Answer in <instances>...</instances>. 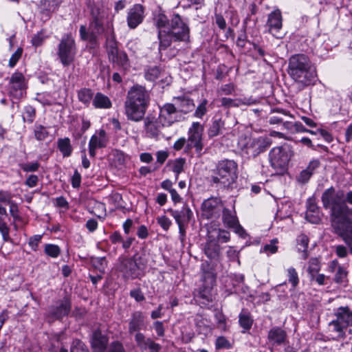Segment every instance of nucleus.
Instances as JSON below:
<instances>
[{"label": "nucleus", "instance_id": "50", "mask_svg": "<svg viewBox=\"0 0 352 352\" xmlns=\"http://www.w3.org/2000/svg\"><path fill=\"white\" fill-rule=\"evenodd\" d=\"M347 276V272L343 267H338V269L336 271L334 277L335 282L341 283L344 281Z\"/></svg>", "mask_w": 352, "mask_h": 352}, {"label": "nucleus", "instance_id": "13", "mask_svg": "<svg viewBox=\"0 0 352 352\" xmlns=\"http://www.w3.org/2000/svg\"><path fill=\"white\" fill-rule=\"evenodd\" d=\"M171 29L169 30L174 36V41H188L190 28L187 23L179 14H174L171 19Z\"/></svg>", "mask_w": 352, "mask_h": 352}, {"label": "nucleus", "instance_id": "49", "mask_svg": "<svg viewBox=\"0 0 352 352\" xmlns=\"http://www.w3.org/2000/svg\"><path fill=\"white\" fill-rule=\"evenodd\" d=\"M34 135L36 140H43L47 137L48 132L44 126L38 125L35 127Z\"/></svg>", "mask_w": 352, "mask_h": 352}, {"label": "nucleus", "instance_id": "21", "mask_svg": "<svg viewBox=\"0 0 352 352\" xmlns=\"http://www.w3.org/2000/svg\"><path fill=\"white\" fill-rule=\"evenodd\" d=\"M108 142L106 132L103 129L96 131L91 138L89 142V153L91 157L96 156L97 148H104Z\"/></svg>", "mask_w": 352, "mask_h": 352}, {"label": "nucleus", "instance_id": "8", "mask_svg": "<svg viewBox=\"0 0 352 352\" xmlns=\"http://www.w3.org/2000/svg\"><path fill=\"white\" fill-rule=\"evenodd\" d=\"M292 155L293 151L288 144L274 147L269 153L270 165L277 173H282L286 170Z\"/></svg>", "mask_w": 352, "mask_h": 352}, {"label": "nucleus", "instance_id": "44", "mask_svg": "<svg viewBox=\"0 0 352 352\" xmlns=\"http://www.w3.org/2000/svg\"><path fill=\"white\" fill-rule=\"evenodd\" d=\"M287 276L288 281L292 285L293 288H295L299 283V278L296 270L294 267H289L287 269Z\"/></svg>", "mask_w": 352, "mask_h": 352}, {"label": "nucleus", "instance_id": "22", "mask_svg": "<svg viewBox=\"0 0 352 352\" xmlns=\"http://www.w3.org/2000/svg\"><path fill=\"white\" fill-rule=\"evenodd\" d=\"M128 332L131 335L146 329V323L144 314L141 311L132 312L128 320Z\"/></svg>", "mask_w": 352, "mask_h": 352}, {"label": "nucleus", "instance_id": "43", "mask_svg": "<svg viewBox=\"0 0 352 352\" xmlns=\"http://www.w3.org/2000/svg\"><path fill=\"white\" fill-rule=\"evenodd\" d=\"M160 74V69L157 67L154 66L147 69V70L145 72V78L148 80L154 81L157 78H158Z\"/></svg>", "mask_w": 352, "mask_h": 352}, {"label": "nucleus", "instance_id": "14", "mask_svg": "<svg viewBox=\"0 0 352 352\" xmlns=\"http://www.w3.org/2000/svg\"><path fill=\"white\" fill-rule=\"evenodd\" d=\"M27 89V81L24 75L15 72L10 78L8 90L10 94L15 98H21Z\"/></svg>", "mask_w": 352, "mask_h": 352}, {"label": "nucleus", "instance_id": "4", "mask_svg": "<svg viewBox=\"0 0 352 352\" xmlns=\"http://www.w3.org/2000/svg\"><path fill=\"white\" fill-rule=\"evenodd\" d=\"M237 163L232 160L224 159L217 162L211 183L218 189H232L238 178Z\"/></svg>", "mask_w": 352, "mask_h": 352}, {"label": "nucleus", "instance_id": "48", "mask_svg": "<svg viewBox=\"0 0 352 352\" xmlns=\"http://www.w3.org/2000/svg\"><path fill=\"white\" fill-rule=\"evenodd\" d=\"M338 236H340L348 245L350 252L352 254V228Z\"/></svg>", "mask_w": 352, "mask_h": 352}, {"label": "nucleus", "instance_id": "41", "mask_svg": "<svg viewBox=\"0 0 352 352\" xmlns=\"http://www.w3.org/2000/svg\"><path fill=\"white\" fill-rule=\"evenodd\" d=\"M208 101L206 99H204L201 103L199 104V105L197 107L195 112H194V116L197 118L201 119L207 113L208 111Z\"/></svg>", "mask_w": 352, "mask_h": 352}, {"label": "nucleus", "instance_id": "64", "mask_svg": "<svg viewBox=\"0 0 352 352\" xmlns=\"http://www.w3.org/2000/svg\"><path fill=\"white\" fill-rule=\"evenodd\" d=\"M216 24L221 30H225L226 28V22L223 16L220 14H216L214 16Z\"/></svg>", "mask_w": 352, "mask_h": 352}, {"label": "nucleus", "instance_id": "29", "mask_svg": "<svg viewBox=\"0 0 352 352\" xmlns=\"http://www.w3.org/2000/svg\"><path fill=\"white\" fill-rule=\"evenodd\" d=\"M109 61L118 67L126 69L129 66V58L127 54L123 51L111 52L108 54Z\"/></svg>", "mask_w": 352, "mask_h": 352}, {"label": "nucleus", "instance_id": "33", "mask_svg": "<svg viewBox=\"0 0 352 352\" xmlns=\"http://www.w3.org/2000/svg\"><path fill=\"white\" fill-rule=\"evenodd\" d=\"M92 104L96 109H110L112 106L109 98L100 92L96 93L94 96Z\"/></svg>", "mask_w": 352, "mask_h": 352}, {"label": "nucleus", "instance_id": "54", "mask_svg": "<svg viewBox=\"0 0 352 352\" xmlns=\"http://www.w3.org/2000/svg\"><path fill=\"white\" fill-rule=\"evenodd\" d=\"M278 240L276 239L272 240L270 243L263 246V252H270V254L276 253L278 250V247L276 246Z\"/></svg>", "mask_w": 352, "mask_h": 352}, {"label": "nucleus", "instance_id": "53", "mask_svg": "<svg viewBox=\"0 0 352 352\" xmlns=\"http://www.w3.org/2000/svg\"><path fill=\"white\" fill-rule=\"evenodd\" d=\"M312 175L306 169L302 170L297 176L296 180L299 184H305L309 182Z\"/></svg>", "mask_w": 352, "mask_h": 352}, {"label": "nucleus", "instance_id": "9", "mask_svg": "<svg viewBox=\"0 0 352 352\" xmlns=\"http://www.w3.org/2000/svg\"><path fill=\"white\" fill-rule=\"evenodd\" d=\"M76 54V46L74 38L71 34L64 35L58 45L57 55L63 66L72 64Z\"/></svg>", "mask_w": 352, "mask_h": 352}, {"label": "nucleus", "instance_id": "47", "mask_svg": "<svg viewBox=\"0 0 352 352\" xmlns=\"http://www.w3.org/2000/svg\"><path fill=\"white\" fill-rule=\"evenodd\" d=\"M216 235L214 236L217 239V243L220 241L221 243H228L230 239V232L227 230L219 229L215 230Z\"/></svg>", "mask_w": 352, "mask_h": 352}, {"label": "nucleus", "instance_id": "23", "mask_svg": "<svg viewBox=\"0 0 352 352\" xmlns=\"http://www.w3.org/2000/svg\"><path fill=\"white\" fill-rule=\"evenodd\" d=\"M173 104L175 105L177 112L179 114H187L195 109V103L192 99L185 95L173 97Z\"/></svg>", "mask_w": 352, "mask_h": 352}, {"label": "nucleus", "instance_id": "6", "mask_svg": "<svg viewBox=\"0 0 352 352\" xmlns=\"http://www.w3.org/2000/svg\"><path fill=\"white\" fill-rule=\"evenodd\" d=\"M91 16L88 31L85 25H81L79 32L80 38L83 41H88L90 45L94 47L98 45L100 36L102 34L106 35L107 25L104 26L103 16L100 15L98 9H93Z\"/></svg>", "mask_w": 352, "mask_h": 352}, {"label": "nucleus", "instance_id": "1", "mask_svg": "<svg viewBox=\"0 0 352 352\" xmlns=\"http://www.w3.org/2000/svg\"><path fill=\"white\" fill-rule=\"evenodd\" d=\"M344 192H336L333 187L326 189L322 195L324 208L331 209V226L338 235L352 228V209L343 201Z\"/></svg>", "mask_w": 352, "mask_h": 352}, {"label": "nucleus", "instance_id": "5", "mask_svg": "<svg viewBox=\"0 0 352 352\" xmlns=\"http://www.w3.org/2000/svg\"><path fill=\"white\" fill-rule=\"evenodd\" d=\"M333 314L336 318L329 323V331L333 339H344L347 327H352V309L347 305L341 306L335 309Z\"/></svg>", "mask_w": 352, "mask_h": 352}, {"label": "nucleus", "instance_id": "30", "mask_svg": "<svg viewBox=\"0 0 352 352\" xmlns=\"http://www.w3.org/2000/svg\"><path fill=\"white\" fill-rule=\"evenodd\" d=\"M106 44H107V55L110 54L111 52H116L118 50L117 41L116 40V36L114 30L111 24H107L106 30Z\"/></svg>", "mask_w": 352, "mask_h": 352}, {"label": "nucleus", "instance_id": "2", "mask_svg": "<svg viewBox=\"0 0 352 352\" xmlns=\"http://www.w3.org/2000/svg\"><path fill=\"white\" fill-rule=\"evenodd\" d=\"M150 95L145 87L135 85L127 92L124 113L129 120L140 122L144 119L149 104Z\"/></svg>", "mask_w": 352, "mask_h": 352}, {"label": "nucleus", "instance_id": "28", "mask_svg": "<svg viewBox=\"0 0 352 352\" xmlns=\"http://www.w3.org/2000/svg\"><path fill=\"white\" fill-rule=\"evenodd\" d=\"M108 338L102 334L101 331L96 330L93 333L91 346L93 352H103L107 346Z\"/></svg>", "mask_w": 352, "mask_h": 352}, {"label": "nucleus", "instance_id": "11", "mask_svg": "<svg viewBox=\"0 0 352 352\" xmlns=\"http://www.w3.org/2000/svg\"><path fill=\"white\" fill-rule=\"evenodd\" d=\"M204 126L198 122H192L188 131L187 145L186 149L195 148L197 157H201L204 148Z\"/></svg>", "mask_w": 352, "mask_h": 352}, {"label": "nucleus", "instance_id": "58", "mask_svg": "<svg viewBox=\"0 0 352 352\" xmlns=\"http://www.w3.org/2000/svg\"><path fill=\"white\" fill-rule=\"evenodd\" d=\"M130 296L134 298L137 302L144 300L145 298L140 289H135L130 292Z\"/></svg>", "mask_w": 352, "mask_h": 352}, {"label": "nucleus", "instance_id": "24", "mask_svg": "<svg viewBox=\"0 0 352 352\" xmlns=\"http://www.w3.org/2000/svg\"><path fill=\"white\" fill-rule=\"evenodd\" d=\"M144 12V7L140 4H135L129 10L126 21L130 28L134 29L142 22Z\"/></svg>", "mask_w": 352, "mask_h": 352}, {"label": "nucleus", "instance_id": "26", "mask_svg": "<svg viewBox=\"0 0 352 352\" xmlns=\"http://www.w3.org/2000/svg\"><path fill=\"white\" fill-rule=\"evenodd\" d=\"M177 224H187L192 217V212L188 205H184L181 210H168Z\"/></svg>", "mask_w": 352, "mask_h": 352}, {"label": "nucleus", "instance_id": "31", "mask_svg": "<svg viewBox=\"0 0 352 352\" xmlns=\"http://www.w3.org/2000/svg\"><path fill=\"white\" fill-rule=\"evenodd\" d=\"M158 39L160 41L159 50L161 52L162 50H166L171 45L172 42L174 41V36L171 32L166 30L158 31Z\"/></svg>", "mask_w": 352, "mask_h": 352}, {"label": "nucleus", "instance_id": "40", "mask_svg": "<svg viewBox=\"0 0 352 352\" xmlns=\"http://www.w3.org/2000/svg\"><path fill=\"white\" fill-rule=\"evenodd\" d=\"M309 239L306 235H300L298 239V250L302 252V257L304 259L307 258V249L308 248Z\"/></svg>", "mask_w": 352, "mask_h": 352}, {"label": "nucleus", "instance_id": "36", "mask_svg": "<svg viewBox=\"0 0 352 352\" xmlns=\"http://www.w3.org/2000/svg\"><path fill=\"white\" fill-rule=\"evenodd\" d=\"M186 160L182 157L169 161L167 164L170 170L175 173V179H177L179 175L184 171Z\"/></svg>", "mask_w": 352, "mask_h": 352}, {"label": "nucleus", "instance_id": "15", "mask_svg": "<svg viewBox=\"0 0 352 352\" xmlns=\"http://www.w3.org/2000/svg\"><path fill=\"white\" fill-rule=\"evenodd\" d=\"M158 118L160 119L162 125L167 127L181 121L183 118L182 115L177 112L175 105L170 102L165 103L163 106L160 107Z\"/></svg>", "mask_w": 352, "mask_h": 352}, {"label": "nucleus", "instance_id": "62", "mask_svg": "<svg viewBox=\"0 0 352 352\" xmlns=\"http://www.w3.org/2000/svg\"><path fill=\"white\" fill-rule=\"evenodd\" d=\"M42 236L39 234L34 235L30 238L29 245L33 250H36L38 243L41 241Z\"/></svg>", "mask_w": 352, "mask_h": 352}, {"label": "nucleus", "instance_id": "57", "mask_svg": "<svg viewBox=\"0 0 352 352\" xmlns=\"http://www.w3.org/2000/svg\"><path fill=\"white\" fill-rule=\"evenodd\" d=\"M157 221L164 230H168L171 225L170 220L166 216L158 217Z\"/></svg>", "mask_w": 352, "mask_h": 352}, {"label": "nucleus", "instance_id": "25", "mask_svg": "<svg viewBox=\"0 0 352 352\" xmlns=\"http://www.w3.org/2000/svg\"><path fill=\"white\" fill-rule=\"evenodd\" d=\"M306 219L311 223H318L321 221V215L316 199L314 197L307 201Z\"/></svg>", "mask_w": 352, "mask_h": 352}, {"label": "nucleus", "instance_id": "55", "mask_svg": "<svg viewBox=\"0 0 352 352\" xmlns=\"http://www.w3.org/2000/svg\"><path fill=\"white\" fill-rule=\"evenodd\" d=\"M45 39V36H44L43 33L42 32H40L33 36L31 40V43L33 46L38 47L43 43Z\"/></svg>", "mask_w": 352, "mask_h": 352}, {"label": "nucleus", "instance_id": "37", "mask_svg": "<svg viewBox=\"0 0 352 352\" xmlns=\"http://www.w3.org/2000/svg\"><path fill=\"white\" fill-rule=\"evenodd\" d=\"M58 148L64 157H69L72 154V146L68 138L58 140Z\"/></svg>", "mask_w": 352, "mask_h": 352}, {"label": "nucleus", "instance_id": "16", "mask_svg": "<svg viewBox=\"0 0 352 352\" xmlns=\"http://www.w3.org/2000/svg\"><path fill=\"white\" fill-rule=\"evenodd\" d=\"M72 309V302L68 296L57 300L48 309V317L53 320H61L69 315Z\"/></svg>", "mask_w": 352, "mask_h": 352}, {"label": "nucleus", "instance_id": "39", "mask_svg": "<svg viewBox=\"0 0 352 352\" xmlns=\"http://www.w3.org/2000/svg\"><path fill=\"white\" fill-rule=\"evenodd\" d=\"M239 324L241 327L245 330H249L252 325L253 320L251 318L250 314L241 312L239 314Z\"/></svg>", "mask_w": 352, "mask_h": 352}, {"label": "nucleus", "instance_id": "27", "mask_svg": "<svg viewBox=\"0 0 352 352\" xmlns=\"http://www.w3.org/2000/svg\"><path fill=\"white\" fill-rule=\"evenodd\" d=\"M268 342L272 346L281 345L287 339L286 331L279 327H272L267 333Z\"/></svg>", "mask_w": 352, "mask_h": 352}, {"label": "nucleus", "instance_id": "35", "mask_svg": "<svg viewBox=\"0 0 352 352\" xmlns=\"http://www.w3.org/2000/svg\"><path fill=\"white\" fill-rule=\"evenodd\" d=\"M77 96L80 102L88 107L91 101H93L94 92L91 89L84 87L78 91Z\"/></svg>", "mask_w": 352, "mask_h": 352}, {"label": "nucleus", "instance_id": "10", "mask_svg": "<svg viewBox=\"0 0 352 352\" xmlns=\"http://www.w3.org/2000/svg\"><path fill=\"white\" fill-rule=\"evenodd\" d=\"M270 140L264 137L258 138H241L239 142L240 148L249 157H256L261 153L265 151L270 146Z\"/></svg>", "mask_w": 352, "mask_h": 352}, {"label": "nucleus", "instance_id": "18", "mask_svg": "<svg viewBox=\"0 0 352 352\" xmlns=\"http://www.w3.org/2000/svg\"><path fill=\"white\" fill-rule=\"evenodd\" d=\"M266 26L270 33L274 36L282 38L283 34L280 30L283 26V18L279 10H276L268 15Z\"/></svg>", "mask_w": 352, "mask_h": 352}, {"label": "nucleus", "instance_id": "63", "mask_svg": "<svg viewBox=\"0 0 352 352\" xmlns=\"http://www.w3.org/2000/svg\"><path fill=\"white\" fill-rule=\"evenodd\" d=\"M227 256L230 261H237L239 263H240L239 259V252L234 249L233 247L230 246L227 251Z\"/></svg>", "mask_w": 352, "mask_h": 352}, {"label": "nucleus", "instance_id": "46", "mask_svg": "<svg viewBox=\"0 0 352 352\" xmlns=\"http://www.w3.org/2000/svg\"><path fill=\"white\" fill-rule=\"evenodd\" d=\"M45 252L46 254L52 258H56L60 253V249L56 245L47 244L45 246Z\"/></svg>", "mask_w": 352, "mask_h": 352}, {"label": "nucleus", "instance_id": "38", "mask_svg": "<svg viewBox=\"0 0 352 352\" xmlns=\"http://www.w3.org/2000/svg\"><path fill=\"white\" fill-rule=\"evenodd\" d=\"M320 270V263L318 258H311L309 261L308 273L311 276V280H314V278L316 274Z\"/></svg>", "mask_w": 352, "mask_h": 352}, {"label": "nucleus", "instance_id": "19", "mask_svg": "<svg viewBox=\"0 0 352 352\" xmlns=\"http://www.w3.org/2000/svg\"><path fill=\"white\" fill-rule=\"evenodd\" d=\"M143 120L146 135L151 138H158L162 133V129L166 127L162 125L159 118L148 116L146 118L144 117Z\"/></svg>", "mask_w": 352, "mask_h": 352}, {"label": "nucleus", "instance_id": "12", "mask_svg": "<svg viewBox=\"0 0 352 352\" xmlns=\"http://www.w3.org/2000/svg\"><path fill=\"white\" fill-rule=\"evenodd\" d=\"M223 209V204L221 199L211 197L202 202L201 217L203 219L214 221L219 219Z\"/></svg>", "mask_w": 352, "mask_h": 352}, {"label": "nucleus", "instance_id": "17", "mask_svg": "<svg viewBox=\"0 0 352 352\" xmlns=\"http://www.w3.org/2000/svg\"><path fill=\"white\" fill-rule=\"evenodd\" d=\"M221 214L222 221L226 226L232 228L235 233L240 236H243L245 234V230L239 224L234 209L230 210L223 206Z\"/></svg>", "mask_w": 352, "mask_h": 352}, {"label": "nucleus", "instance_id": "45", "mask_svg": "<svg viewBox=\"0 0 352 352\" xmlns=\"http://www.w3.org/2000/svg\"><path fill=\"white\" fill-rule=\"evenodd\" d=\"M70 352H89V349L81 340L76 339L72 342Z\"/></svg>", "mask_w": 352, "mask_h": 352}, {"label": "nucleus", "instance_id": "60", "mask_svg": "<svg viewBox=\"0 0 352 352\" xmlns=\"http://www.w3.org/2000/svg\"><path fill=\"white\" fill-rule=\"evenodd\" d=\"M335 252L339 258H345L348 255L347 248L342 245L335 246Z\"/></svg>", "mask_w": 352, "mask_h": 352}, {"label": "nucleus", "instance_id": "59", "mask_svg": "<svg viewBox=\"0 0 352 352\" xmlns=\"http://www.w3.org/2000/svg\"><path fill=\"white\" fill-rule=\"evenodd\" d=\"M107 352H125V350L122 343L113 342L110 344Z\"/></svg>", "mask_w": 352, "mask_h": 352}, {"label": "nucleus", "instance_id": "56", "mask_svg": "<svg viewBox=\"0 0 352 352\" xmlns=\"http://www.w3.org/2000/svg\"><path fill=\"white\" fill-rule=\"evenodd\" d=\"M40 166L38 162L26 163L21 164V167L25 172H34L36 171Z\"/></svg>", "mask_w": 352, "mask_h": 352}, {"label": "nucleus", "instance_id": "51", "mask_svg": "<svg viewBox=\"0 0 352 352\" xmlns=\"http://www.w3.org/2000/svg\"><path fill=\"white\" fill-rule=\"evenodd\" d=\"M22 54H23V49L21 47H19L15 51V52L11 56V57L9 60L8 65L10 67L12 68L16 65L17 62L21 58Z\"/></svg>", "mask_w": 352, "mask_h": 352}, {"label": "nucleus", "instance_id": "34", "mask_svg": "<svg viewBox=\"0 0 352 352\" xmlns=\"http://www.w3.org/2000/svg\"><path fill=\"white\" fill-rule=\"evenodd\" d=\"M224 121L221 118L214 119L208 129V135L212 138L220 135L224 128Z\"/></svg>", "mask_w": 352, "mask_h": 352}, {"label": "nucleus", "instance_id": "32", "mask_svg": "<svg viewBox=\"0 0 352 352\" xmlns=\"http://www.w3.org/2000/svg\"><path fill=\"white\" fill-rule=\"evenodd\" d=\"M195 296L199 299L200 302L204 305H207L208 303L212 301V285H203L200 287L197 292V294Z\"/></svg>", "mask_w": 352, "mask_h": 352}, {"label": "nucleus", "instance_id": "20", "mask_svg": "<svg viewBox=\"0 0 352 352\" xmlns=\"http://www.w3.org/2000/svg\"><path fill=\"white\" fill-rule=\"evenodd\" d=\"M202 250L205 255L210 260H217L219 258L221 248L214 233H208Z\"/></svg>", "mask_w": 352, "mask_h": 352}, {"label": "nucleus", "instance_id": "52", "mask_svg": "<svg viewBox=\"0 0 352 352\" xmlns=\"http://www.w3.org/2000/svg\"><path fill=\"white\" fill-rule=\"evenodd\" d=\"M239 98L232 99L230 98H222L221 99V106L226 108L239 107Z\"/></svg>", "mask_w": 352, "mask_h": 352}, {"label": "nucleus", "instance_id": "7", "mask_svg": "<svg viewBox=\"0 0 352 352\" xmlns=\"http://www.w3.org/2000/svg\"><path fill=\"white\" fill-rule=\"evenodd\" d=\"M145 264L142 262L141 258L135 256H120L118 258L116 269L121 274L124 280L140 278L143 275Z\"/></svg>", "mask_w": 352, "mask_h": 352}, {"label": "nucleus", "instance_id": "3", "mask_svg": "<svg viewBox=\"0 0 352 352\" xmlns=\"http://www.w3.org/2000/svg\"><path fill=\"white\" fill-rule=\"evenodd\" d=\"M288 74L302 87L313 84L316 77L310 59L302 54H294L289 58Z\"/></svg>", "mask_w": 352, "mask_h": 352}, {"label": "nucleus", "instance_id": "61", "mask_svg": "<svg viewBox=\"0 0 352 352\" xmlns=\"http://www.w3.org/2000/svg\"><path fill=\"white\" fill-rule=\"evenodd\" d=\"M320 162L318 160H312L309 162L308 166L305 168L311 175H313L317 168H319Z\"/></svg>", "mask_w": 352, "mask_h": 352}, {"label": "nucleus", "instance_id": "42", "mask_svg": "<svg viewBox=\"0 0 352 352\" xmlns=\"http://www.w3.org/2000/svg\"><path fill=\"white\" fill-rule=\"evenodd\" d=\"M92 263L95 268L101 273H104L107 266V261L105 257H96L92 259Z\"/></svg>", "mask_w": 352, "mask_h": 352}]
</instances>
